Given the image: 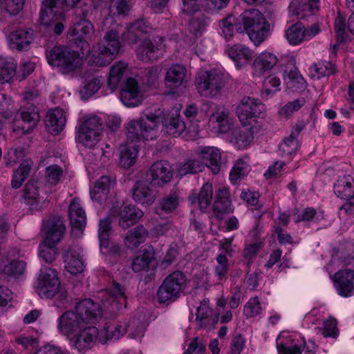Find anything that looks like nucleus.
Wrapping results in <instances>:
<instances>
[{"mask_svg": "<svg viewBox=\"0 0 354 354\" xmlns=\"http://www.w3.org/2000/svg\"><path fill=\"white\" fill-rule=\"evenodd\" d=\"M338 294L344 297L354 294V243L346 242L333 250L326 267Z\"/></svg>", "mask_w": 354, "mask_h": 354, "instance_id": "1", "label": "nucleus"}, {"mask_svg": "<svg viewBox=\"0 0 354 354\" xmlns=\"http://www.w3.org/2000/svg\"><path fill=\"white\" fill-rule=\"evenodd\" d=\"M160 114L146 111L138 120H131L127 125V140L137 142L142 139L153 140L157 137Z\"/></svg>", "mask_w": 354, "mask_h": 354, "instance_id": "2", "label": "nucleus"}, {"mask_svg": "<svg viewBox=\"0 0 354 354\" xmlns=\"http://www.w3.org/2000/svg\"><path fill=\"white\" fill-rule=\"evenodd\" d=\"M104 44H97L90 50L89 62L97 66L109 64L119 53L121 44L119 32L115 29L107 30L104 35Z\"/></svg>", "mask_w": 354, "mask_h": 354, "instance_id": "3", "label": "nucleus"}, {"mask_svg": "<svg viewBox=\"0 0 354 354\" xmlns=\"http://www.w3.org/2000/svg\"><path fill=\"white\" fill-rule=\"evenodd\" d=\"M227 81V76L221 71H201L196 76L195 85L201 96L216 98L221 96Z\"/></svg>", "mask_w": 354, "mask_h": 354, "instance_id": "4", "label": "nucleus"}, {"mask_svg": "<svg viewBox=\"0 0 354 354\" xmlns=\"http://www.w3.org/2000/svg\"><path fill=\"white\" fill-rule=\"evenodd\" d=\"M269 30L270 24L259 10H245V31L256 46L267 39Z\"/></svg>", "mask_w": 354, "mask_h": 354, "instance_id": "5", "label": "nucleus"}, {"mask_svg": "<svg viewBox=\"0 0 354 354\" xmlns=\"http://www.w3.org/2000/svg\"><path fill=\"white\" fill-rule=\"evenodd\" d=\"M46 58L49 64L59 68L63 74H68L81 65L80 53L63 46L47 50Z\"/></svg>", "mask_w": 354, "mask_h": 354, "instance_id": "6", "label": "nucleus"}, {"mask_svg": "<svg viewBox=\"0 0 354 354\" xmlns=\"http://www.w3.org/2000/svg\"><path fill=\"white\" fill-rule=\"evenodd\" d=\"M95 34L93 24L90 20L73 19V26L68 30L69 42L84 55L90 51L89 40Z\"/></svg>", "mask_w": 354, "mask_h": 354, "instance_id": "7", "label": "nucleus"}, {"mask_svg": "<svg viewBox=\"0 0 354 354\" xmlns=\"http://www.w3.org/2000/svg\"><path fill=\"white\" fill-rule=\"evenodd\" d=\"M186 280L185 274L178 270L167 276L157 291L158 302L168 305L178 299Z\"/></svg>", "mask_w": 354, "mask_h": 354, "instance_id": "8", "label": "nucleus"}, {"mask_svg": "<svg viewBox=\"0 0 354 354\" xmlns=\"http://www.w3.org/2000/svg\"><path fill=\"white\" fill-rule=\"evenodd\" d=\"M60 285L57 271L45 266L41 268L34 288L41 298H53L59 290Z\"/></svg>", "mask_w": 354, "mask_h": 354, "instance_id": "9", "label": "nucleus"}, {"mask_svg": "<svg viewBox=\"0 0 354 354\" xmlns=\"http://www.w3.org/2000/svg\"><path fill=\"white\" fill-rule=\"evenodd\" d=\"M22 196L31 211H41L48 203V194L44 186L34 179L26 183Z\"/></svg>", "mask_w": 354, "mask_h": 354, "instance_id": "10", "label": "nucleus"}, {"mask_svg": "<svg viewBox=\"0 0 354 354\" xmlns=\"http://www.w3.org/2000/svg\"><path fill=\"white\" fill-rule=\"evenodd\" d=\"M102 122L99 117L93 115L80 124L76 140L88 148L93 147L100 140Z\"/></svg>", "mask_w": 354, "mask_h": 354, "instance_id": "11", "label": "nucleus"}, {"mask_svg": "<svg viewBox=\"0 0 354 354\" xmlns=\"http://www.w3.org/2000/svg\"><path fill=\"white\" fill-rule=\"evenodd\" d=\"M263 108V104L257 99L248 97L245 102V147L252 142L254 133L258 131L257 118Z\"/></svg>", "mask_w": 354, "mask_h": 354, "instance_id": "12", "label": "nucleus"}, {"mask_svg": "<svg viewBox=\"0 0 354 354\" xmlns=\"http://www.w3.org/2000/svg\"><path fill=\"white\" fill-rule=\"evenodd\" d=\"M172 176L171 167L167 162L157 161L147 172L146 180L153 187H160L167 184Z\"/></svg>", "mask_w": 354, "mask_h": 354, "instance_id": "13", "label": "nucleus"}, {"mask_svg": "<svg viewBox=\"0 0 354 354\" xmlns=\"http://www.w3.org/2000/svg\"><path fill=\"white\" fill-rule=\"evenodd\" d=\"M98 337L99 330L96 327L84 325L72 337L71 342L79 352L84 353L94 346Z\"/></svg>", "mask_w": 354, "mask_h": 354, "instance_id": "14", "label": "nucleus"}, {"mask_svg": "<svg viewBox=\"0 0 354 354\" xmlns=\"http://www.w3.org/2000/svg\"><path fill=\"white\" fill-rule=\"evenodd\" d=\"M64 9L57 0H43L39 12V22L42 26H50L55 21L64 17Z\"/></svg>", "mask_w": 354, "mask_h": 354, "instance_id": "15", "label": "nucleus"}, {"mask_svg": "<svg viewBox=\"0 0 354 354\" xmlns=\"http://www.w3.org/2000/svg\"><path fill=\"white\" fill-rule=\"evenodd\" d=\"M114 216L118 217V224L123 229H127L135 225L143 216L142 210L133 205H122L111 210Z\"/></svg>", "mask_w": 354, "mask_h": 354, "instance_id": "16", "label": "nucleus"}, {"mask_svg": "<svg viewBox=\"0 0 354 354\" xmlns=\"http://www.w3.org/2000/svg\"><path fill=\"white\" fill-rule=\"evenodd\" d=\"M85 324L78 317L75 310H66L58 319L57 329L59 332L67 337L74 335L80 330Z\"/></svg>", "mask_w": 354, "mask_h": 354, "instance_id": "17", "label": "nucleus"}, {"mask_svg": "<svg viewBox=\"0 0 354 354\" xmlns=\"http://www.w3.org/2000/svg\"><path fill=\"white\" fill-rule=\"evenodd\" d=\"M212 212L214 217L217 220L223 219L226 215L233 212V207L228 188L225 187H220L216 192Z\"/></svg>", "mask_w": 354, "mask_h": 354, "instance_id": "18", "label": "nucleus"}, {"mask_svg": "<svg viewBox=\"0 0 354 354\" xmlns=\"http://www.w3.org/2000/svg\"><path fill=\"white\" fill-rule=\"evenodd\" d=\"M46 236L44 241L48 244H57L65 233L66 227L63 218L57 216L49 217L44 225Z\"/></svg>", "mask_w": 354, "mask_h": 354, "instance_id": "19", "label": "nucleus"}, {"mask_svg": "<svg viewBox=\"0 0 354 354\" xmlns=\"http://www.w3.org/2000/svg\"><path fill=\"white\" fill-rule=\"evenodd\" d=\"M75 311L85 325L93 324L101 317L100 305L91 299H85L77 302L75 306Z\"/></svg>", "mask_w": 354, "mask_h": 354, "instance_id": "20", "label": "nucleus"}, {"mask_svg": "<svg viewBox=\"0 0 354 354\" xmlns=\"http://www.w3.org/2000/svg\"><path fill=\"white\" fill-rule=\"evenodd\" d=\"M68 216L74 236H80L85 227L86 216L80 203L74 199L68 207Z\"/></svg>", "mask_w": 354, "mask_h": 354, "instance_id": "21", "label": "nucleus"}, {"mask_svg": "<svg viewBox=\"0 0 354 354\" xmlns=\"http://www.w3.org/2000/svg\"><path fill=\"white\" fill-rule=\"evenodd\" d=\"M120 95L122 102L128 107L136 106L142 101V95L138 89V83L132 77L127 80Z\"/></svg>", "mask_w": 354, "mask_h": 354, "instance_id": "22", "label": "nucleus"}, {"mask_svg": "<svg viewBox=\"0 0 354 354\" xmlns=\"http://www.w3.org/2000/svg\"><path fill=\"white\" fill-rule=\"evenodd\" d=\"M277 348L279 354H301L304 351L313 354L315 344L313 343L304 344L301 348V345L295 344L294 340L289 337H285L281 335L277 340Z\"/></svg>", "mask_w": 354, "mask_h": 354, "instance_id": "23", "label": "nucleus"}, {"mask_svg": "<svg viewBox=\"0 0 354 354\" xmlns=\"http://www.w3.org/2000/svg\"><path fill=\"white\" fill-rule=\"evenodd\" d=\"M136 55L144 62H153L163 55V50L155 41L145 39L136 50Z\"/></svg>", "mask_w": 354, "mask_h": 354, "instance_id": "24", "label": "nucleus"}, {"mask_svg": "<svg viewBox=\"0 0 354 354\" xmlns=\"http://www.w3.org/2000/svg\"><path fill=\"white\" fill-rule=\"evenodd\" d=\"M198 155L204 167H209L214 174H218L221 165V155L218 149L204 147L200 149Z\"/></svg>", "mask_w": 354, "mask_h": 354, "instance_id": "25", "label": "nucleus"}, {"mask_svg": "<svg viewBox=\"0 0 354 354\" xmlns=\"http://www.w3.org/2000/svg\"><path fill=\"white\" fill-rule=\"evenodd\" d=\"M115 185L114 179L109 176L100 177L95 183L93 189H91V197L100 204L105 203L108 198L110 189Z\"/></svg>", "mask_w": 354, "mask_h": 354, "instance_id": "26", "label": "nucleus"}, {"mask_svg": "<svg viewBox=\"0 0 354 354\" xmlns=\"http://www.w3.org/2000/svg\"><path fill=\"white\" fill-rule=\"evenodd\" d=\"M33 31L32 30H18L12 32L8 36L11 48L18 51L28 50L32 41Z\"/></svg>", "mask_w": 354, "mask_h": 354, "instance_id": "27", "label": "nucleus"}, {"mask_svg": "<svg viewBox=\"0 0 354 354\" xmlns=\"http://www.w3.org/2000/svg\"><path fill=\"white\" fill-rule=\"evenodd\" d=\"M66 117L64 111L61 109H55L49 111L44 120L46 129L54 135H58L65 127Z\"/></svg>", "mask_w": 354, "mask_h": 354, "instance_id": "28", "label": "nucleus"}, {"mask_svg": "<svg viewBox=\"0 0 354 354\" xmlns=\"http://www.w3.org/2000/svg\"><path fill=\"white\" fill-rule=\"evenodd\" d=\"M187 73L186 68L179 64H173L167 71L165 83L167 87L175 89L184 82Z\"/></svg>", "mask_w": 354, "mask_h": 354, "instance_id": "29", "label": "nucleus"}, {"mask_svg": "<svg viewBox=\"0 0 354 354\" xmlns=\"http://www.w3.org/2000/svg\"><path fill=\"white\" fill-rule=\"evenodd\" d=\"M283 80L288 87L292 89L302 88L305 86V80L299 74L295 66L294 59H290L283 73Z\"/></svg>", "mask_w": 354, "mask_h": 354, "instance_id": "30", "label": "nucleus"}, {"mask_svg": "<svg viewBox=\"0 0 354 354\" xmlns=\"http://www.w3.org/2000/svg\"><path fill=\"white\" fill-rule=\"evenodd\" d=\"M133 200L140 204L150 205L156 198L153 191L142 181H137L131 189Z\"/></svg>", "mask_w": 354, "mask_h": 354, "instance_id": "31", "label": "nucleus"}, {"mask_svg": "<svg viewBox=\"0 0 354 354\" xmlns=\"http://www.w3.org/2000/svg\"><path fill=\"white\" fill-rule=\"evenodd\" d=\"M334 192L338 198L349 200L354 196V180L351 176L339 177L334 184Z\"/></svg>", "mask_w": 354, "mask_h": 354, "instance_id": "32", "label": "nucleus"}, {"mask_svg": "<svg viewBox=\"0 0 354 354\" xmlns=\"http://www.w3.org/2000/svg\"><path fill=\"white\" fill-rule=\"evenodd\" d=\"M20 116L23 121V124L21 127V131L26 134L37 126L40 118L38 110L32 105L21 109Z\"/></svg>", "mask_w": 354, "mask_h": 354, "instance_id": "33", "label": "nucleus"}, {"mask_svg": "<svg viewBox=\"0 0 354 354\" xmlns=\"http://www.w3.org/2000/svg\"><path fill=\"white\" fill-rule=\"evenodd\" d=\"M65 268L72 274L80 273L84 270V263L80 253L73 248H68L63 255Z\"/></svg>", "mask_w": 354, "mask_h": 354, "instance_id": "34", "label": "nucleus"}, {"mask_svg": "<svg viewBox=\"0 0 354 354\" xmlns=\"http://www.w3.org/2000/svg\"><path fill=\"white\" fill-rule=\"evenodd\" d=\"M213 196L212 185L209 183H205L201 189L198 194L190 195L188 200L191 204L198 203L201 210H205L210 205Z\"/></svg>", "mask_w": 354, "mask_h": 354, "instance_id": "35", "label": "nucleus"}, {"mask_svg": "<svg viewBox=\"0 0 354 354\" xmlns=\"http://www.w3.org/2000/svg\"><path fill=\"white\" fill-rule=\"evenodd\" d=\"M298 131H292L279 147V153L288 160H291L299 148Z\"/></svg>", "mask_w": 354, "mask_h": 354, "instance_id": "36", "label": "nucleus"}, {"mask_svg": "<svg viewBox=\"0 0 354 354\" xmlns=\"http://www.w3.org/2000/svg\"><path fill=\"white\" fill-rule=\"evenodd\" d=\"M164 126L165 133L173 137L179 136L186 129L185 122L177 112L165 118Z\"/></svg>", "mask_w": 354, "mask_h": 354, "instance_id": "37", "label": "nucleus"}, {"mask_svg": "<svg viewBox=\"0 0 354 354\" xmlns=\"http://www.w3.org/2000/svg\"><path fill=\"white\" fill-rule=\"evenodd\" d=\"M277 62L278 59L275 55L264 52L254 59L252 67L256 73H262L272 68Z\"/></svg>", "mask_w": 354, "mask_h": 354, "instance_id": "38", "label": "nucleus"}, {"mask_svg": "<svg viewBox=\"0 0 354 354\" xmlns=\"http://www.w3.org/2000/svg\"><path fill=\"white\" fill-rule=\"evenodd\" d=\"M26 263L22 260H13L6 265L1 272L3 278L19 279L26 272Z\"/></svg>", "mask_w": 354, "mask_h": 354, "instance_id": "39", "label": "nucleus"}, {"mask_svg": "<svg viewBox=\"0 0 354 354\" xmlns=\"http://www.w3.org/2000/svg\"><path fill=\"white\" fill-rule=\"evenodd\" d=\"M120 165L124 168H129L134 165L138 153V146L124 145L119 148Z\"/></svg>", "mask_w": 354, "mask_h": 354, "instance_id": "40", "label": "nucleus"}, {"mask_svg": "<svg viewBox=\"0 0 354 354\" xmlns=\"http://www.w3.org/2000/svg\"><path fill=\"white\" fill-rule=\"evenodd\" d=\"M319 0H309L308 3H302L299 0H292L289 6L290 12L301 18L304 17L305 15L302 12L308 10L310 14H314L319 10Z\"/></svg>", "mask_w": 354, "mask_h": 354, "instance_id": "41", "label": "nucleus"}, {"mask_svg": "<svg viewBox=\"0 0 354 354\" xmlns=\"http://www.w3.org/2000/svg\"><path fill=\"white\" fill-rule=\"evenodd\" d=\"M243 17L242 19H235L234 17L229 15L221 21V28L223 33L226 39H229L234 35V31L240 35L243 31Z\"/></svg>", "mask_w": 354, "mask_h": 354, "instance_id": "42", "label": "nucleus"}, {"mask_svg": "<svg viewBox=\"0 0 354 354\" xmlns=\"http://www.w3.org/2000/svg\"><path fill=\"white\" fill-rule=\"evenodd\" d=\"M306 31L304 26L299 21L291 25L286 30V38L291 45H298L306 39Z\"/></svg>", "mask_w": 354, "mask_h": 354, "instance_id": "43", "label": "nucleus"}, {"mask_svg": "<svg viewBox=\"0 0 354 354\" xmlns=\"http://www.w3.org/2000/svg\"><path fill=\"white\" fill-rule=\"evenodd\" d=\"M190 15L192 17L189 20L188 29L194 35L199 37L207 25V17L200 11Z\"/></svg>", "mask_w": 354, "mask_h": 354, "instance_id": "44", "label": "nucleus"}, {"mask_svg": "<svg viewBox=\"0 0 354 354\" xmlns=\"http://www.w3.org/2000/svg\"><path fill=\"white\" fill-rule=\"evenodd\" d=\"M249 235L253 237L254 240L252 243L248 244L245 248V259L252 260L257 257L259 250L263 245V239L260 237V230L257 224Z\"/></svg>", "mask_w": 354, "mask_h": 354, "instance_id": "45", "label": "nucleus"}, {"mask_svg": "<svg viewBox=\"0 0 354 354\" xmlns=\"http://www.w3.org/2000/svg\"><path fill=\"white\" fill-rule=\"evenodd\" d=\"M154 258V252L152 248L145 249L143 253L133 259L131 268L134 272H140L149 268L152 259Z\"/></svg>", "mask_w": 354, "mask_h": 354, "instance_id": "46", "label": "nucleus"}, {"mask_svg": "<svg viewBox=\"0 0 354 354\" xmlns=\"http://www.w3.org/2000/svg\"><path fill=\"white\" fill-rule=\"evenodd\" d=\"M111 230V221L109 217L100 220L98 238L101 250L108 249L110 245V232Z\"/></svg>", "mask_w": 354, "mask_h": 354, "instance_id": "47", "label": "nucleus"}, {"mask_svg": "<svg viewBox=\"0 0 354 354\" xmlns=\"http://www.w3.org/2000/svg\"><path fill=\"white\" fill-rule=\"evenodd\" d=\"M335 71L334 64L329 62H319L309 68V73L313 79H320L330 75Z\"/></svg>", "mask_w": 354, "mask_h": 354, "instance_id": "48", "label": "nucleus"}, {"mask_svg": "<svg viewBox=\"0 0 354 354\" xmlns=\"http://www.w3.org/2000/svg\"><path fill=\"white\" fill-rule=\"evenodd\" d=\"M17 64L12 59L0 58V82H9L15 75Z\"/></svg>", "mask_w": 354, "mask_h": 354, "instance_id": "49", "label": "nucleus"}, {"mask_svg": "<svg viewBox=\"0 0 354 354\" xmlns=\"http://www.w3.org/2000/svg\"><path fill=\"white\" fill-rule=\"evenodd\" d=\"M315 330L318 333H321L324 337L337 339L339 334V330L337 328V321L332 316H330L323 322L322 326L317 327Z\"/></svg>", "mask_w": 354, "mask_h": 354, "instance_id": "50", "label": "nucleus"}, {"mask_svg": "<svg viewBox=\"0 0 354 354\" xmlns=\"http://www.w3.org/2000/svg\"><path fill=\"white\" fill-rule=\"evenodd\" d=\"M126 65L123 63H118L113 65L109 73L108 78V86L112 91L115 90L120 82L122 80Z\"/></svg>", "mask_w": 354, "mask_h": 354, "instance_id": "51", "label": "nucleus"}, {"mask_svg": "<svg viewBox=\"0 0 354 354\" xmlns=\"http://www.w3.org/2000/svg\"><path fill=\"white\" fill-rule=\"evenodd\" d=\"M306 103L304 97H299L294 100L293 101L288 102L283 106L278 111L279 115L281 118H288L295 112L298 111Z\"/></svg>", "mask_w": 354, "mask_h": 354, "instance_id": "52", "label": "nucleus"}, {"mask_svg": "<svg viewBox=\"0 0 354 354\" xmlns=\"http://www.w3.org/2000/svg\"><path fill=\"white\" fill-rule=\"evenodd\" d=\"M178 205V196L176 192L170 193L165 196L159 204V207H156V212L160 214V211L166 213L171 212Z\"/></svg>", "mask_w": 354, "mask_h": 354, "instance_id": "53", "label": "nucleus"}, {"mask_svg": "<svg viewBox=\"0 0 354 354\" xmlns=\"http://www.w3.org/2000/svg\"><path fill=\"white\" fill-rule=\"evenodd\" d=\"M281 80L274 75L268 76L263 81L262 95L269 97L279 91Z\"/></svg>", "mask_w": 354, "mask_h": 354, "instance_id": "54", "label": "nucleus"}, {"mask_svg": "<svg viewBox=\"0 0 354 354\" xmlns=\"http://www.w3.org/2000/svg\"><path fill=\"white\" fill-rule=\"evenodd\" d=\"M109 294L112 299V302H117L120 306H127V296L124 288L118 283H113V284L108 290ZM120 307H118L120 309Z\"/></svg>", "mask_w": 354, "mask_h": 354, "instance_id": "55", "label": "nucleus"}, {"mask_svg": "<svg viewBox=\"0 0 354 354\" xmlns=\"http://www.w3.org/2000/svg\"><path fill=\"white\" fill-rule=\"evenodd\" d=\"M30 171V165L28 164H21L12 174V179L11 182L12 187L15 189L20 187L23 182L29 175Z\"/></svg>", "mask_w": 354, "mask_h": 354, "instance_id": "56", "label": "nucleus"}, {"mask_svg": "<svg viewBox=\"0 0 354 354\" xmlns=\"http://www.w3.org/2000/svg\"><path fill=\"white\" fill-rule=\"evenodd\" d=\"M209 301L203 299L201 301L200 306L197 308L196 321L199 328L205 326V322L214 313L213 310L209 307Z\"/></svg>", "mask_w": 354, "mask_h": 354, "instance_id": "57", "label": "nucleus"}, {"mask_svg": "<svg viewBox=\"0 0 354 354\" xmlns=\"http://www.w3.org/2000/svg\"><path fill=\"white\" fill-rule=\"evenodd\" d=\"M102 84V81L98 77H93L86 81L80 91L82 98L88 99L93 96L100 89Z\"/></svg>", "mask_w": 354, "mask_h": 354, "instance_id": "58", "label": "nucleus"}, {"mask_svg": "<svg viewBox=\"0 0 354 354\" xmlns=\"http://www.w3.org/2000/svg\"><path fill=\"white\" fill-rule=\"evenodd\" d=\"M205 169L204 164L199 160L189 159L179 169V174L185 176L202 171Z\"/></svg>", "mask_w": 354, "mask_h": 354, "instance_id": "59", "label": "nucleus"}, {"mask_svg": "<svg viewBox=\"0 0 354 354\" xmlns=\"http://www.w3.org/2000/svg\"><path fill=\"white\" fill-rule=\"evenodd\" d=\"M260 194L258 192L248 189V192H245V201L246 202L248 207H251L252 209L259 211L263 207L262 202L259 200ZM262 214L258 212L256 214V216L259 218Z\"/></svg>", "mask_w": 354, "mask_h": 354, "instance_id": "60", "label": "nucleus"}, {"mask_svg": "<svg viewBox=\"0 0 354 354\" xmlns=\"http://www.w3.org/2000/svg\"><path fill=\"white\" fill-rule=\"evenodd\" d=\"M228 56L232 59L238 70L242 68V59L243 58V46L236 44L229 47L227 50Z\"/></svg>", "mask_w": 354, "mask_h": 354, "instance_id": "61", "label": "nucleus"}, {"mask_svg": "<svg viewBox=\"0 0 354 354\" xmlns=\"http://www.w3.org/2000/svg\"><path fill=\"white\" fill-rule=\"evenodd\" d=\"M56 244H48L43 242V245L41 246L39 252V257L46 263H53L57 255V249L55 248Z\"/></svg>", "mask_w": 354, "mask_h": 354, "instance_id": "62", "label": "nucleus"}, {"mask_svg": "<svg viewBox=\"0 0 354 354\" xmlns=\"http://www.w3.org/2000/svg\"><path fill=\"white\" fill-rule=\"evenodd\" d=\"M121 326L112 327L107 326L104 327V331L99 333V341L102 344H105L108 340L114 339H118L120 336L122 335V333L120 331Z\"/></svg>", "mask_w": 354, "mask_h": 354, "instance_id": "63", "label": "nucleus"}, {"mask_svg": "<svg viewBox=\"0 0 354 354\" xmlns=\"http://www.w3.org/2000/svg\"><path fill=\"white\" fill-rule=\"evenodd\" d=\"M206 351V344L203 339L196 337L193 338L188 345L187 349L183 354H204Z\"/></svg>", "mask_w": 354, "mask_h": 354, "instance_id": "64", "label": "nucleus"}]
</instances>
